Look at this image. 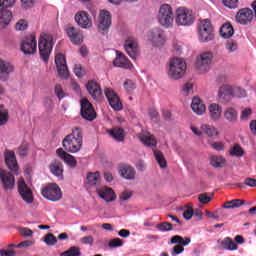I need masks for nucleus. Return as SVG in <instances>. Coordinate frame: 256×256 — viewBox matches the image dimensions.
<instances>
[{
  "label": "nucleus",
  "instance_id": "f257e3e1",
  "mask_svg": "<svg viewBox=\"0 0 256 256\" xmlns=\"http://www.w3.org/2000/svg\"><path fill=\"white\" fill-rule=\"evenodd\" d=\"M156 19L163 29H173L175 27V13L170 4H162L158 8Z\"/></svg>",
  "mask_w": 256,
  "mask_h": 256
},
{
  "label": "nucleus",
  "instance_id": "f03ea898",
  "mask_svg": "<svg viewBox=\"0 0 256 256\" xmlns=\"http://www.w3.org/2000/svg\"><path fill=\"white\" fill-rule=\"evenodd\" d=\"M62 145L68 153H79L83 147V134L80 129L74 128L72 133L63 139Z\"/></svg>",
  "mask_w": 256,
  "mask_h": 256
},
{
  "label": "nucleus",
  "instance_id": "7ed1b4c3",
  "mask_svg": "<svg viewBox=\"0 0 256 256\" xmlns=\"http://www.w3.org/2000/svg\"><path fill=\"white\" fill-rule=\"evenodd\" d=\"M187 71V63L183 58H172L169 61L167 67V76L172 81H179V79H183L185 72Z\"/></svg>",
  "mask_w": 256,
  "mask_h": 256
},
{
  "label": "nucleus",
  "instance_id": "20e7f679",
  "mask_svg": "<svg viewBox=\"0 0 256 256\" xmlns=\"http://www.w3.org/2000/svg\"><path fill=\"white\" fill-rule=\"evenodd\" d=\"M53 45H55V38H53V35L47 33L40 35L38 49L40 57L44 63L49 61V56L51 55V51H53Z\"/></svg>",
  "mask_w": 256,
  "mask_h": 256
},
{
  "label": "nucleus",
  "instance_id": "39448f33",
  "mask_svg": "<svg viewBox=\"0 0 256 256\" xmlns=\"http://www.w3.org/2000/svg\"><path fill=\"white\" fill-rule=\"evenodd\" d=\"M178 27H191L195 23V14L186 7H178L175 11V22Z\"/></svg>",
  "mask_w": 256,
  "mask_h": 256
},
{
  "label": "nucleus",
  "instance_id": "423d86ee",
  "mask_svg": "<svg viewBox=\"0 0 256 256\" xmlns=\"http://www.w3.org/2000/svg\"><path fill=\"white\" fill-rule=\"evenodd\" d=\"M198 39L201 43H209L215 39V30L213 29V24L211 20L204 19L198 24Z\"/></svg>",
  "mask_w": 256,
  "mask_h": 256
},
{
  "label": "nucleus",
  "instance_id": "0eeeda50",
  "mask_svg": "<svg viewBox=\"0 0 256 256\" xmlns=\"http://www.w3.org/2000/svg\"><path fill=\"white\" fill-rule=\"evenodd\" d=\"M211 63H213V52H201L195 61V67L200 73H208L211 70Z\"/></svg>",
  "mask_w": 256,
  "mask_h": 256
},
{
  "label": "nucleus",
  "instance_id": "6e6552de",
  "mask_svg": "<svg viewBox=\"0 0 256 256\" xmlns=\"http://www.w3.org/2000/svg\"><path fill=\"white\" fill-rule=\"evenodd\" d=\"M42 197L48 201H61L63 199V192L61 188L56 183H50L42 188Z\"/></svg>",
  "mask_w": 256,
  "mask_h": 256
},
{
  "label": "nucleus",
  "instance_id": "1a4fd4ad",
  "mask_svg": "<svg viewBox=\"0 0 256 256\" xmlns=\"http://www.w3.org/2000/svg\"><path fill=\"white\" fill-rule=\"evenodd\" d=\"M147 40L152 47H163L167 41V37L163 29L156 27L148 32Z\"/></svg>",
  "mask_w": 256,
  "mask_h": 256
},
{
  "label": "nucleus",
  "instance_id": "9d476101",
  "mask_svg": "<svg viewBox=\"0 0 256 256\" xmlns=\"http://www.w3.org/2000/svg\"><path fill=\"white\" fill-rule=\"evenodd\" d=\"M216 99L221 105H229L233 101V85L222 84L218 88Z\"/></svg>",
  "mask_w": 256,
  "mask_h": 256
},
{
  "label": "nucleus",
  "instance_id": "9b49d317",
  "mask_svg": "<svg viewBox=\"0 0 256 256\" xmlns=\"http://www.w3.org/2000/svg\"><path fill=\"white\" fill-rule=\"evenodd\" d=\"M20 49L24 55H35L37 53V38L35 35L26 36L21 42Z\"/></svg>",
  "mask_w": 256,
  "mask_h": 256
},
{
  "label": "nucleus",
  "instance_id": "f8f14e48",
  "mask_svg": "<svg viewBox=\"0 0 256 256\" xmlns=\"http://www.w3.org/2000/svg\"><path fill=\"white\" fill-rule=\"evenodd\" d=\"M208 117L212 123H221L223 121V106L217 102H212L207 108Z\"/></svg>",
  "mask_w": 256,
  "mask_h": 256
},
{
  "label": "nucleus",
  "instance_id": "ddd939ff",
  "mask_svg": "<svg viewBox=\"0 0 256 256\" xmlns=\"http://www.w3.org/2000/svg\"><path fill=\"white\" fill-rule=\"evenodd\" d=\"M81 105V116L83 119H86V121H95L97 119V113L95 112V109L93 108V105L89 103V100L86 98H83L80 101Z\"/></svg>",
  "mask_w": 256,
  "mask_h": 256
},
{
  "label": "nucleus",
  "instance_id": "4468645a",
  "mask_svg": "<svg viewBox=\"0 0 256 256\" xmlns=\"http://www.w3.org/2000/svg\"><path fill=\"white\" fill-rule=\"evenodd\" d=\"M112 18L111 12L107 10H101L98 16V29L101 33H107L111 27Z\"/></svg>",
  "mask_w": 256,
  "mask_h": 256
},
{
  "label": "nucleus",
  "instance_id": "2eb2a0df",
  "mask_svg": "<svg viewBox=\"0 0 256 256\" xmlns=\"http://www.w3.org/2000/svg\"><path fill=\"white\" fill-rule=\"evenodd\" d=\"M56 69L61 79H69V68L67 67V60L65 55L57 54L55 56Z\"/></svg>",
  "mask_w": 256,
  "mask_h": 256
},
{
  "label": "nucleus",
  "instance_id": "dca6fc26",
  "mask_svg": "<svg viewBox=\"0 0 256 256\" xmlns=\"http://www.w3.org/2000/svg\"><path fill=\"white\" fill-rule=\"evenodd\" d=\"M18 193L22 197L23 201L25 203H28V205H31L35 198L33 197V191H31V188L27 186L25 183V180L19 179L18 180Z\"/></svg>",
  "mask_w": 256,
  "mask_h": 256
},
{
  "label": "nucleus",
  "instance_id": "f3484780",
  "mask_svg": "<svg viewBox=\"0 0 256 256\" xmlns=\"http://www.w3.org/2000/svg\"><path fill=\"white\" fill-rule=\"evenodd\" d=\"M105 96L109 102L110 107L114 109V111H121L123 109V103H121V98H119V95L113 91L111 88H106L104 90Z\"/></svg>",
  "mask_w": 256,
  "mask_h": 256
},
{
  "label": "nucleus",
  "instance_id": "a211bd4d",
  "mask_svg": "<svg viewBox=\"0 0 256 256\" xmlns=\"http://www.w3.org/2000/svg\"><path fill=\"white\" fill-rule=\"evenodd\" d=\"M124 49L131 59L139 57V43L134 37H128L125 40Z\"/></svg>",
  "mask_w": 256,
  "mask_h": 256
},
{
  "label": "nucleus",
  "instance_id": "6ab92c4d",
  "mask_svg": "<svg viewBox=\"0 0 256 256\" xmlns=\"http://www.w3.org/2000/svg\"><path fill=\"white\" fill-rule=\"evenodd\" d=\"M75 22L81 29H91L93 27V20L89 17L86 11H78L74 16Z\"/></svg>",
  "mask_w": 256,
  "mask_h": 256
},
{
  "label": "nucleus",
  "instance_id": "aec40b11",
  "mask_svg": "<svg viewBox=\"0 0 256 256\" xmlns=\"http://www.w3.org/2000/svg\"><path fill=\"white\" fill-rule=\"evenodd\" d=\"M15 65L13 63L0 58V81H9V76L14 73Z\"/></svg>",
  "mask_w": 256,
  "mask_h": 256
},
{
  "label": "nucleus",
  "instance_id": "412c9836",
  "mask_svg": "<svg viewBox=\"0 0 256 256\" xmlns=\"http://www.w3.org/2000/svg\"><path fill=\"white\" fill-rule=\"evenodd\" d=\"M222 119L229 125H236L239 123V111L233 106H228L223 110Z\"/></svg>",
  "mask_w": 256,
  "mask_h": 256
},
{
  "label": "nucleus",
  "instance_id": "4be33fe9",
  "mask_svg": "<svg viewBox=\"0 0 256 256\" xmlns=\"http://www.w3.org/2000/svg\"><path fill=\"white\" fill-rule=\"evenodd\" d=\"M66 34L73 45H81L83 43V32H81V29L68 26L66 28Z\"/></svg>",
  "mask_w": 256,
  "mask_h": 256
},
{
  "label": "nucleus",
  "instance_id": "5701e85b",
  "mask_svg": "<svg viewBox=\"0 0 256 256\" xmlns=\"http://www.w3.org/2000/svg\"><path fill=\"white\" fill-rule=\"evenodd\" d=\"M97 195L100 197V199H103L106 203H113L115 199H117V196L115 195V192L112 188L107 186H101L96 189Z\"/></svg>",
  "mask_w": 256,
  "mask_h": 256
},
{
  "label": "nucleus",
  "instance_id": "b1692460",
  "mask_svg": "<svg viewBox=\"0 0 256 256\" xmlns=\"http://www.w3.org/2000/svg\"><path fill=\"white\" fill-rule=\"evenodd\" d=\"M0 181L5 191H11L12 189H15V176H13V174L10 172L2 170Z\"/></svg>",
  "mask_w": 256,
  "mask_h": 256
},
{
  "label": "nucleus",
  "instance_id": "393cba45",
  "mask_svg": "<svg viewBox=\"0 0 256 256\" xmlns=\"http://www.w3.org/2000/svg\"><path fill=\"white\" fill-rule=\"evenodd\" d=\"M253 10L250 8H242L236 14V21L241 25H248L253 21Z\"/></svg>",
  "mask_w": 256,
  "mask_h": 256
},
{
  "label": "nucleus",
  "instance_id": "a878e982",
  "mask_svg": "<svg viewBox=\"0 0 256 256\" xmlns=\"http://www.w3.org/2000/svg\"><path fill=\"white\" fill-rule=\"evenodd\" d=\"M86 89L89 95H91V97L94 99V101H101V97H103V92L101 91V86H99L96 81H88V83L86 84Z\"/></svg>",
  "mask_w": 256,
  "mask_h": 256
},
{
  "label": "nucleus",
  "instance_id": "bb28decb",
  "mask_svg": "<svg viewBox=\"0 0 256 256\" xmlns=\"http://www.w3.org/2000/svg\"><path fill=\"white\" fill-rule=\"evenodd\" d=\"M114 67H120L121 69H133V64L129 59H127L126 55L123 53L116 51V58L113 61Z\"/></svg>",
  "mask_w": 256,
  "mask_h": 256
},
{
  "label": "nucleus",
  "instance_id": "cd10ccee",
  "mask_svg": "<svg viewBox=\"0 0 256 256\" xmlns=\"http://www.w3.org/2000/svg\"><path fill=\"white\" fill-rule=\"evenodd\" d=\"M13 21V12L7 8L0 7V29H7Z\"/></svg>",
  "mask_w": 256,
  "mask_h": 256
},
{
  "label": "nucleus",
  "instance_id": "c85d7f7f",
  "mask_svg": "<svg viewBox=\"0 0 256 256\" xmlns=\"http://www.w3.org/2000/svg\"><path fill=\"white\" fill-rule=\"evenodd\" d=\"M118 171H119L120 177H122L123 179H126V181H134L137 175L135 168L127 164L121 165Z\"/></svg>",
  "mask_w": 256,
  "mask_h": 256
},
{
  "label": "nucleus",
  "instance_id": "c756f323",
  "mask_svg": "<svg viewBox=\"0 0 256 256\" xmlns=\"http://www.w3.org/2000/svg\"><path fill=\"white\" fill-rule=\"evenodd\" d=\"M56 154L58 157L64 160V163L68 165L71 169H75L77 167V160L73 157V155L68 154L63 148H59L56 150Z\"/></svg>",
  "mask_w": 256,
  "mask_h": 256
},
{
  "label": "nucleus",
  "instance_id": "7c9ffc66",
  "mask_svg": "<svg viewBox=\"0 0 256 256\" xmlns=\"http://www.w3.org/2000/svg\"><path fill=\"white\" fill-rule=\"evenodd\" d=\"M191 109L196 115H205L207 106H205V103L203 100H201V98L194 97L191 102Z\"/></svg>",
  "mask_w": 256,
  "mask_h": 256
},
{
  "label": "nucleus",
  "instance_id": "2f4dec72",
  "mask_svg": "<svg viewBox=\"0 0 256 256\" xmlns=\"http://www.w3.org/2000/svg\"><path fill=\"white\" fill-rule=\"evenodd\" d=\"M200 129L202 135H205L208 139H217V137H219V130L213 125L201 124Z\"/></svg>",
  "mask_w": 256,
  "mask_h": 256
},
{
  "label": "nucleus",
  "instance_id": "473e14b6",
  "mask_svg": "<svg viewBox=\"0 0 256 256\" xmlns=\"http://www.w3.org/2000/svg\"><path fill=\"white\" fill-rule=\"evenodd\" d=\"M4 157L8 169H10V171H17L19 166L17 165V158L15 157V152L7 150L4 154Z\"/></svg>",
  "mask_w": 256,
  "mask_h": 256
},
{
  "label": "nucleus",
  "instance_id": "72a5a7b5",
  "mask_svg": "<svg viewBox=\"0 0 256 256\" xmlns=\"http://www.w3.org/2000/svg\"><path fill=\"white\" fill-rule=\"evenodd\" d=\"M139 139L146 147H150L151 149L157 147V139H155V136L149 132L142 133L139 136Z\"/></svg>",
  "mask_w": 256,
  "mask_h": 256
},
{
  "label": "nucleus",
  "instance_id": "f704fd0d",
  "mask_svg": "<svg viewBox=\"0 0 256 256\" xmlns=\"http://www.w3.org/2000/svg\"><path fill=\"white\" fill-rule=\"evenodd\" d=\"M227 160L222 155H212L210 156V165L216 169H221L225 167Z\"/></svg>",
  "mask_w": 256,
  "mask_h": 256
},
{
  "label": "nucleus",
  "instance_id": "c9c22d12",
  "mask_svg": "<svg viewBox=\"0 0 256 256\" xmlns=\"http://www.w3.org/2000/svg\"><path fill=\"white\" fill-rule=\"evenodd\" d=\"M234 34L235 30L233 29V25H231V23L227 22L221 26L220 35L223 37V39H231Z\"/></svg>",
  "mask_w": 256,
  "mask_h": 256
},
{
  "label": "nucleus",
  "instance_id": "e433bc0d",
  "mask_svg": "<svg viewBox=\"0 0 256 256\" xmlns=\"http://www.w3.org/2000/svg\"><path fill=\"white\" fill-rule=\"evenodd\" d=\"M109 135L112 139H115V141H118V143H122L125 141V131H123L122 128L116 127L112 130L108 131Z\"/></svg>",
  "mask_w": 256,
  "mask_h": 256
},
{
  "label": "nucleus",
  "instance_id": "4c0bfd02",
  "mask_svg": "<svg viewBox=\"0 0 256 256\" xmlns=\"http://www.w3.org/2000/svg\"><path fill=\"white\" fill-rule=\"evenodd\" d=\"M87 185H91V187H95L101 183V175L99 172H90L86 177Z\"/></svg>",
  "mask_w": 256,
  "mask_h": 256
},
{
  "label": "nucleus",
  "instance_id": "58836bf2",
  "mask_svg": "<svg viewBox=\"0 0 256 256\" xmlns=\"http://www.w3.org/2000/svg\"><path fill=\"white\" fill-rule=\"evenodd\" d=\"M220 246L226 251H237V244L230 237L224 238V240L220 242Z\"/></svg>",
  "mask_w": 256,
  "mask_h": 256
},
{
  "label": "nucleus",
  "instance_id": "ea45409f",
  "mask_svg": "<svg viewBox=\"0 0 256 256\" xmlns=\"http://www.w3.org/2000/svg\"><path fill=\"white\" fill-rule=\"evenodd\" d=\"M50 172L52 175H55V177H63V164L59 161L52 162Z\"/></svg>",
  "mask_w": 256,
  "mask_h": 256
},
{
  "label": "nucleus",
  "instance_id": "a19ab883",
  "mask_svg": "<svg viewBox=\"0 0 256 256\" xmlns=\"http://www.w3.org/2000/svg\"><path fill=\"white\" fill-rule=\"evenodd\" d=\"M245 205V201L242 199H234L227 201L223 204V209H239V207Z\"/></svg>",
  "mask_w": 256,
  "mask_h": 256
},
{
  "label": "nucleus",
  "instance_id": "79ce46f5",
  "mask_svg": "<svg viewBox=\"0 0 256 256\" xmlns=\"http://www.w3.org/2000/svg\"><path fill=\"white\" fill-rule=\"evenodd\" d=\"M153 153L158 165L161 167V169H165V167H167V160L165 159L163 152H161V150L154 149Z\"/></svg>",
  "mask_w": 256,
  "mask_h": 256
},
{
  "label": "nucleus",
  "instance_id": "37998d69",
  "mask_svg": "<svg viewBox=\"0 0 256 256\" xmlns=\"http://www.w3.org/2000/svg\"><path fill=\"white\" fill-rule=\"evenodd\" d=\"M229 154L231 157H243L245 155V150L239 144H234L230 150Z\"/></svg>",
  "mask_w": 256,
  "mask_h": 256
},
{
  "label": "nucleus",
  "instance_id": "c03bdc74",
  "mask_svg": "<svg viewBox=\"0 0 256 256\" xmlns=\"http://www.w3.org/2000/svg\"><path fill=\"white\" fill-rule=\"evenodd\" d=\"M171 245H183L184 247H187V245H189V243H191V238H183L179 235L173 236L170 240Z\"/></svg>",
  "mask_w": 256,
  "mask_h": 256
},
{
  "label": "nucleus",
  "instance_id": "a18cd8bd",
  "mask_svg": "<svg viewBox=\"0 0 256 256\" xmlns=\"http://www.w3.org/2000/svg\"><path fill=\"white\" fill-rule=\"evenodd\" d=\"M247 97V91L242 87L233 85V99H245Z\"/></svg>",
  "mask_w": 256,
  "mask_h": 256
},
{
  "label": "nucleus",
  "instance_id": "49530a36",
  "mask_svg": "<svg viewBox=\"0 0 256 256\" xmlns=\"http://www.w3.org/2000/svg\"><path fill=\"white\" fill-rule=\"evenodd\" d=\"M62 256H81V249L77 246H72L67 251L63 252Z\"/></svg>",
  "mask_w": 256,
  "mask_h": 256
},
{
  "label": "nucleus",
  "instance_id": "de8ad7c7",
  "mask_svg": "<svg viewBox=\"0 0 256 256\" xmlns=\"http://www.w3.org/2000/svg\"><path fill=\"white\" fill-rule=\"evenodd\" d=\"M7 121H9V111L0 106V125H6Z\"/></svg>",
  "mask_w": 256,
  "mask_h": 256
},
{
  "label": "nucleus",
  "instance_id": "09e8293b",
  "mask_svg": "<svg viewBox=\"0 0 256 256\" xmlns=\"http://www.w3.org/2000/svg\"><path fill=\"white\" fill-rule=\"evenodd\" d=\"M182 95L184 97H189V95H193V84L192 83H186L183 85L181 90Z\"/></svg>",
  "mask_w": 256,
  "mask_h": 256
},
{
  "label": "nucleus",
  "instance_id": "8fccbe9b",
  "mask_svg": "<svg viewBox=\"0 0 256 256\" xmlns=\"http://www.w3.org/2000/svg\"><path fill=\"white\" fill-rule=\"evenodd\" d=\"M156 229L165 233L167 231H173V225L169 222H162L157 224Z\"/></svg>",
  "mask_w": 256,
  "mask_h": 256
},
{
  "label": "nucleus",
  "instance_id": "3c124183",
  "mask_svg": "<svg viewBox=\"0 0 256 256\" xmlns=\"http://www.w3.org/2000/svg\"><path fill=\"white\" fill-rule=\"evenodd\" d=\"M54 93H55L56 97L59 99V101H61V99H65V97H67V94H65V92L63 91V87H61V85H59V84L55 85Z\"/></svg>",
  "mask_w": 256,
  "mask_h": 256
},
{
  "label": "nucleus",
  "instance_id": "603ef678",
  "mask_svg": "<svg viewBox=\"0 0 256 256\" xmlns=\"http://www.w3.org/2000/svg\"><path fill=\"white\" fill-rule=\"evenodd\" d=\"M29 151V143L23 142L18 148L19 157H27V153Z\"/></svg>",
  "mask_w": 256,
  "mask_h": 256
},
{
  "label": "nucleus",
  "instance_id": "864d4df0",
  "mask_svg": "<svg viewBox=\"0 0 256 256\" xmlns=\"http://www.w3.org/2000/svg\"><path fill=\"white\" fill-rule=\"evenodd\" d=\"M252 115H253V110L251 108H245L241 111L240 119L241 121H248V119H251Z\"/></svg>",
  "mask_w": 256,
  "mask_h": 256
},
{
  "label": "nucleus",
  "instance_id": "5fc2aeb1",
  "mask_svg": "<svg viewBox=\"0 0 256 256\" xmlns=\"http://www.w3.org/2000/svg\"><path fill=\"white\" fill-rule=\"evenodd\" d=\"M27 27H29V23L25 19L18 20L15 25L16 31H25L27 30Z\"/></svg>",
  "mask_w": 256,
  "mask_h": 256
},
{
  "label": "nucleus",
  "instance_id": "6e6d98bb",
  "mask_svg": "<svg viewBox=\"0 0 256 256\" xmlns=\"http://www.w3.org/2000/svg\"><path fill=\"white\" fill-rule=\"evenodd\" d=\"M222 3L228 9H237L239 7V0H222Z\"/></svg>",
  "mask_w": 256,
  "mask_h": 256
},
{
  "label": "nucleus",
  "instance_id": "4d7b16f0",
  "mask_svg": "<svg viewBox=\"0 0 256 256\" xmlns=\"http://www.w3.org/2000/svg\"><path fill=\"white\" fill-rule=\"evenodd\" d=\"M15 3H17V0H0V8L11 9L15 7Z\"/></svg>",
  "mask_w": 256,
  "mask_h": 256
},
{
  "label": "nucleus",
  "instance_id": "13d9d810",
  "mask_svg": "<svg viewBox=\"0 0 256 256\" xmlns=\"http://www.w3.org/2000/svg\"><path fill=\"white\" fill-rule=\"evenodd\" d=\"M183 217L186 219V221H190V219L193 218V207H191L189 204L185 206Z\"/></svg>",
  "mask_w": 256,
  "mask_h": 256
},
{
  "label": "nucleus",
  "instance_id": "bf43d9fd",
  "mask_svg": "<svg viewBox=\"0 0 256 256\" xmlns=\"http://www.w3.org/2000/svg\"><path fill=\"white\" fill-rule=\"evenodd\" d=\"M44 243H46V245H48V246L56 245L57 237H55V235H53V234H48L44 238Z\"/></svg>",
  "mask_w": 256,
  "mask_h": 256
},
{
  "label": "nucleus",
  "instance_id": "052dcab7",
  "mask_svg": "<svg viewBox=\"0 0 256 256\" xmlns=\"http://www.w3.org/2000/svg\"><path fill=\"white\" fill-rule=\"evenodd\" d=\"M213 197V194H211V196H209V194L204 193V194H200L198 196V200L200 203H202L203 205H207V203H211V199Z\"/></svg>",
  "mask_w": 256,
  "mask_h": 256
},
{
  "label": "nucleus",
  "instance_id": "680f3d73",
  "mask_svg": "<svg viewBox=\"0 0 256 256\" xmlns=\"http://www.w3.org/2000/svg\"><path fill=\"white\" fill-rule=\"evenodd\" d=\"M238 48H239L238 44L233 40L228 41L226 44V49L228 53H235V51H237Z\"/></svg>",
  "mask_w": 256,
  "mask_h": 256
},
{
  "label": "nucleus",
  "instance_id": "e2e57ef3",
  "mask_svg": "<svg viewBox=\"0 0 256 256\" xmlns=\"http://www.w3.org/2000/svg\"><path fill=\"white\" fill-rule=\"evenodd\" d=\"M135 84L133 81L131 80H126L124 82V89L127 91V93H133V91H135Z\"/></svg>",
  "mask_w": 256,
  "mask_h": 256
},
{
  "label": "nucleus",
  "instance_id": "0e129e2a",
  "mask_svg": "<svg viewBox=\"0 0 256 256\" xmlns=\"http://www.w3.org/2000/svg\"><path fill=\"white\" fill-rule=\"evenodd\" d=\"M80 243L82 245L92 246L93 243H95V239L93 238V236H84V237L80 238Z\"/></svg>",
  "mask_w": 256,
  "mask_h": 256
},
{
  "label": "nucleus",
  "instance_id": "69168bd1",
  "mask_svg": "<svg viewBox=\"0 0 256 256\" xmlns=\"http://www.w3.org/2000/svg\"><path fill=\"white\" fill-rule=\"evenodd\" d=\"M22 9H31L35 7V0H20Z\"/></svg>",
  "mask_w": 256,
  "mask_h": 256
},
{
  "label": "nucleus",
  "instance_id": "338daca9",
  "mask_svg": "<svg viewBox=\"0 0 256 256\" xmlns=\"http://www.w3.org/2000/svg\"><path fill=\"white\" fill-rule=\"evenodd\" d=\"M211 147L214 151H224L225 150V143L218 141V142H211Z\"/></svg>",
  "mask_w": 256,
  "mask_h": 256
},
{
  "label": "nucleus",
  "instance_id": "774afa93",
  "mask_svg": "<svg viewBox=\"0 0 256 256\" xmlns=\"http://www.w3.org/2000/svg\"><path fill=\"white\" fill-rule=\"evenodd\" d=\"M16 255H17V253L15 252V250H12V249L0 250V256H16Z\"/></svg>",
  "mask_w": 256,
  "mask_h": 256
}]
</instances>
